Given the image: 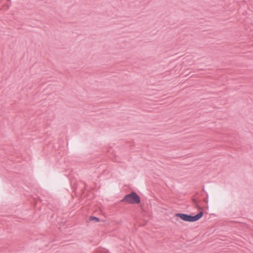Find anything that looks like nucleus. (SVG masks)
<instances>
[{
  "mask_svg": "<svg viewBox=\"0 0 253 253\" xmlns=\"http://www.w3.org/2000/svg\"><path fill=\"white\" fill-rule=\"evenodd\" d=\"M203 215V211H200L194 216L185 213H176L175 216L179 217L182 220L188 222H195L200 219Z\"/></svg>",
  "mask_w": 253,
  "mask_h": 253,
  "instance_id": "obj_1",
  "label": "nucleus"
},
{
  "mask_svg": "<svg viewBox=\"0 0 253 253\" xmlns=\"http://www.w3.org/2000/svg\"><path fill=\"white\" fill-rule=\"evenodd\" d=\"M122 202H126L131 204H139L140 203L139 196L135 192L125 195L121 200Z\"/></svg>",
  "mask_w": 253,
  "mask_h": 253,
  "instance_id": "obj_2",
  "label": "nucleus"
},
{
  "mask_svg": "<svg viewBox=\"0 0 253 253\" xmlns=\"http://www.w3.org/2000/svg\"><path fill=\"white\" fill-rule=\"evenodd\" d=\"M193 204L194 207L198 209H201V207L199 206L197 201L195 199H193Z\"/></svg>",
  "mask_w": 253,
  "mask_h": 253,
  "instance_id": "obj_3",
  "label": "nucleus"
},
{
  "mask_svg": "<svg viewBox=\"0 0 253 253\" xmlns=\"http://www.w3.org/2000/svg\"><path fill=\"white\" fill-rule=\"evenodd\" d=\"M89 220L90 221L94 220L96 222H99V219L98 218L96 217H95V216H90L89 217Z\"/></svg>",
  "mask_w": 253,
  "mask_h": 253,
  "instance_id": "obj_4",
  "label": "nucleus"
}]
</instances>
